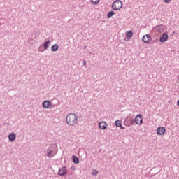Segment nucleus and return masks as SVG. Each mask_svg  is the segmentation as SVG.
Segmentation results:
<instances>
[{
  "label": "nucleus",
  "mask_w": 179,
  "mask_h": 179,
  "mask_svg": "<svg viewBox=\"0 0 179 179\" xmlns=\"http://www.w3.org/2000/svg\"><path fill=\"white\" fill-rule=\"evenodd\" d=\"M150 40H151V37L150 35L147 34L142 38V41L145 43H149Z\"/></svg>",
  "instance_id": "nucleus-10"
},
{
  "label": "nucleus",
  "mask_w": 179,
  "mask_h": 179,
  "mask_svg": "<svg viewBox=\"0 0 179 179\" xmlns=\"http://www.w3.org/2000/svg\"><path fill=\"white\" fill-rule=\"evenodd\" d=\"M135 123L137 125H142L143 124V117L140 115H138L135 117Z\"/></svg>",
  "instance_id": "nucleus-6"
},
{
  "label": "nucleus",
  "mask_w": 179,
  "mask_h": 179,
  "mask_svg": "<svg viewBox=\"0 0 179 179\" xmlns=\"http://www.w3.org/2000/svg\"><path fill=\"white\" fill-rule=\"evenodd\" d=\"M66 122H67V124L71 126L78 124V116L76 115L75 114L68 115V116L66 117Z\"/></svg>",
  "instance_id": "nucleus-1"
},
{
  "label": "nucleus",
  "mask_w": 179,
  "mask_h": 179,
  "mask_svg": "<svg viewBox=\"0 0 179 179\" xmlns=\"http://www.w3.org/2000/svg\"><path fill=\"white\" fill-rule=\"evenodd\" d=\"M55 154L53 153V150H50L48 152V157H53Z\"/></svg>",
  "instance_id": "nucleus-17"
},
{
  "label": "nucleus",
  "mask_w": 179,
  "mask_h": 179,
  "mask_svg": "<svg viewBox=\"0 0 179 179\" xmlns=\"http://www.w3.org/2000/svg\"><path fill=\"white\" fill-rule=\"evenodd\" d=\"M126 126H127V127H129L130 125H129V124H127Z\"/></svg>",
  "instance_id": "nucleus-24"
},
{
  "label": "nucleus",
  "mask_w": 179,
  "mask_h": 179,
  "mask_svg": "<svg viewBox=\"0 0 179 179\" xmlns=\"http://www.w3.org/2000/svg\"><path fill=\"white\" fill-rule=\"evenodd\" d=\"M169 40V35L164 34H162L159 38V42L164 43L165 41H167Z\"/></svg>",
  "instance_id": "nucleus-8"
},
{
  "label": "nucleus",
  "mask_w": 179,
  "mask_h": 179,
  "mask_svg": "<svg viewBox=\"0 0 179 179\" xmlns=\"http://www.w3.org/2000/svg\"><path fill=\"white\" fill-rule=\"evenodd\" d=\"M133 32L132 31H128L127 33H126V36H127V38H131L133 37Z\"/></svg>",
  "instance_id": "nucleus-14"
},
{
  "label": "nucleus",
  "mask_w": 179,
  "mask_h": 179,
  "mask_svg": "<svg viewBox=\"0 0 179 179\" xmlns=\"http://www.w3.org/2000/svg\"><path fill=\"white\" fill-rule=\"evenodd\" d=\"M115 126L116 127H120L121 129H125V127H123L122 126V122H121L120 120H117L115 122Z\"/></svg>",
  "instance_id": "nucleus-12"
},
{
  "label": "nucleus",
  "mask_w": 179,
  "mask_h": 179,
  "mask_svg": "<svg viewBox=\"0 0 179 179\" xmlns=\"http://www.w3.org/2000/svg\"><path fill=\"white\" fill-rule=\"evenodd\" d=\"M123 7L122 1L117 0L113 3L112 8L113 10H120Z\"/></svg>",
  "instance_id": "nucleus-2"
},
{
  "label": "nucleus",
  "mask_w": 179,
  "mask_h": 179,
  "mask_svg": "<svg viewBox=\"0 0 179 179\" xmlns=\"http://www.w3.org/2000/svg\"><path fill=\"white\" fill-rule=\"evenodd\" d=\"M166 132V129L163 127H158L157 129V134L159 136H163Z\"/></svg>",
  "instance_id": "nucleus-7"
},
{
  "label": "nucleus",
  "mask_w": 179,
  "mask_h": 179,
  "mask_svg": "<svg viewBox=\"0 0 179 179\" xmlns=\"http://www.w3.org/2000/svg\"><path fill=\"white\" fill-rule=\"evenodd\" d=\"M58 50H59V45L57 44L53 45L51 48V51L52 52L58 51Z\"/></svg>",
  "instance_id": "nucleus-13"
},
{
  "label": "nucleus",
  "mask_w": 179,
  "mask_h": 179,
  "mask_svg": "<svg viewBox=\"0 0 179 179\" xmlns=\"http://www.w3.org/2000/svg\"><path fill=\"white\" fill-rule=\"evenodd\" d=\"M98 173H99V172L97 171L96 169H93V170H92V175H93V176H97Z\"/></svg>",
  "instance_id": "nucleus-19"
},
{
  "label": "nucleus",
  "mask_w": 179,
  "mask_h": 179,
  "mask_svg": "<svg viewBox=\"0 0 179 179\" xmlns=\"http://www.w3.org/2000/svg\"><path fill=\"white\" fill-rule=\"evenodd\" d=\"M72 159H73V162H74L75 164H79V159L78 157L73 156Z\"/></svg>",
  "instance_id": "nucleus-15"
},
{
  "label": "nucleus",
  "mask_w": 179,
  "mask_h": 179,
  "mask_svg": "<svg viewBox=\"0 0 179 179\" xmlns=\"http://www.w3.org/2000/svg\"><path fill=\"white\" fill-rule=\"evenodd\" d=\"M162 27V26H157L155 29H157V31H158L159 30H161Z\"/></svg>",
  "instance_id": "nucleus-20"
},
{
  "label": "nucleus",
  "mask_w": 179,
  "mask_h": 179,
  "mask_svg": "<svg viewBox=\"0 0 179 179\" xmlns=\"http://www.w3.org/2000/svg\"><path fill=\"white\" fill-rule=\"evenodd\" d=\"M114 15H115V13H114L113 11H110L107 14V17L110 18L112 16H114Z\"/></svg>",
  "instance_id": "nucleus-16"
},
{
  "label": "nucleus",
  "mask_w": 179,
  "mask_h": 179,
  "mask_svg": "<svg viewBox=\"0 0 179 179\" xmlns=\"http://www.w3.org/2000/svg\"><path fill=\"white\" fill-rule=\"evenodd\" d=\"M83 64L84 66H86V64H87L86 61H85V60H83Z\"/></svg>",
  "instance_id": "nucleus-22"
},
{
  "label": "nucleus",
  "mask_w": 179,
  "mask_h": 179,
  "mask_svg": "<svg viewBox=\"0 0 179 179\" xmlns=\"http://www.w3.org/2000/svg\"><path fill=\"white\" fill-rule=\"evenodd\" d=\"M178 106H179V100L178 101Z\"/></svg>",
  "instance_id": "nucleus-23"
},
{
  "label": "nucleus",
  "mask_w": 179,
  "mask_h": 179,
  "mask_svg": "<svg viewBox=\"0 0 179 179\" xmlns=\"http://www.w3.org/2000/svg\"><path fill=\"white\" fill-rule=\"evenodd\" d=\"M91 2L93 3V5H98L99 0H91Z\"/></svg>",
  "instance_id": "nucleus-18"
},
{
  "label": "nucleus",
  "mask_w": 179,
  "mask_h": 179,
  "mask_svg": "<svg viewBox=\"0 0 179 179\" xmlns=\"http://www.w3.org/2000/svg\"><path fill=\"white\" fill-rule=\"evenodd\" d=\"M178 80H179V76H178Z\"/></svg>",
  "instance_id": "nucleus-25"
},
{
  "label": "nucleus",
  "mask_w": 179,
  "mask_h": 179,
  "mask_svg": "<svg viewBox=\"0 0 179 179\" xmlns=\"http://www.w3.org/2000/svg\"><path fill=\"white\" fill-rule=\"evenodd\" d=\"M16 139V134L15 133H10V135H8V140H10L11 142L15 141Z\"/></svg>",
  "instance_id": "nucleus-11"
},
{
  "label": "nucleus",
  "mask_w": 179,
  "mask_h": 179,
  "mask_svg": "<svg viewBox=\"0 0 179 179\" xmlns=\"http://www.w3.org/2000/svg\"><path fill=\"white\" fill-rule=\"evenodd\" d=\"M164 3H165L169 4V3H170V2H171V0H164Z\"/></svg>",
  "instance_id": "nucleus-21"
},
{
  "label": "nucleus",
  "mask_w": 179,
  "mask_h": 179,
  "mask_svg": "<svg viewBox=\"0 0 179 179\" xmlns=\"http://www.w3.org/2000/svg\"><path fill=\"white\" fill-rule=\"evenodd\" d=\"M68 173V171L66 166H62L59 169L57 174L60 176H66Z\"/></svg>",
  "instance_id": "nucleus-3"
},
{
  "label": "nucleus",
  "mask_w": 179,
  "mask_h": 179,
  "mask_svg": "<svg viewBox=\"0 0 179 179\" xmlns=\"http://www.w3.org/2000/svg\"><path fill=\"white\" fill-rule=\"evenodd\" d=\"M99 126L101 130H106L108 127L106 122H100Z\"/></svg>",
  "instance_id": "nucleus-9"
},
{
  "label": "nucleus",
  "mask_w": 179,
  "mask_h": 179,
  "mask_svg": "<svg viewBox=\"0 0 179 179\" xmlns=\"http://www.w3.org/2000/svg\"><path fill=\"white\" fill-rule=\"evenodd\" d=\"M43 107L44 108L48 109L50 108H53L54 106L52 105V103L50 102L49 100H45L43 103Z\"/></svg>",
  "instance_id": "nucleus-5"
},
{
  "label": "nucleus",
  "mask_w": 179,
  "mask_h": 179,
  "mask_svg": "<svg viewBox=\"0 0 179 179\" xmlns=\"http://www.w3.org/2000/svg\"><path fill=\"white\" fill-rule=\"evenodd\" d=\"M50 45V43L49 41H45V43L43 44V47L40 46L38 48V51L40 52H42L43 51H46L48 50V46Z\"/></svg>",
  "instance_id": "nucleus-4"
}]
</instances>
